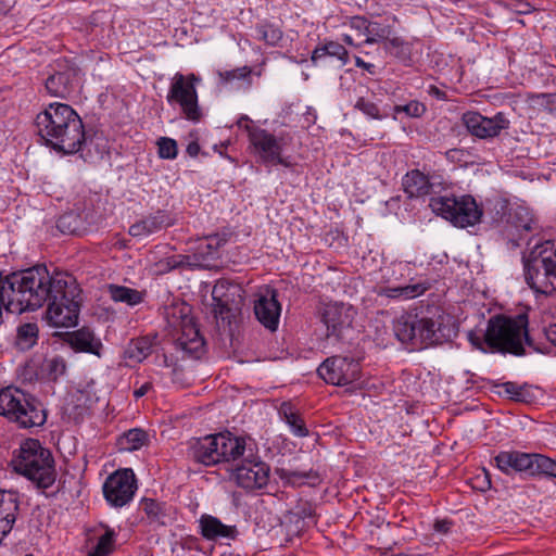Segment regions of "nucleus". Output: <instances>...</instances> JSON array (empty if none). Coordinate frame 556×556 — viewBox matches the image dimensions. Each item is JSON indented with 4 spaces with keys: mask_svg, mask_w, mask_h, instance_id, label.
<instances>
[{
    "mask_svg": "<svg viewBox=\"0 0 556 556\" xmlns=\"http://www.w3.org/2000/svg\"><path fill=\"white\" fill-rule=\"evenodd\" d=\"M11 313L34 312L48 304L47 318L54 327L77 325L83 303L76 279L66 273H50L46 265H36L4 276Z\"/></svg>",
    "mask_w": 556,
    "mask_h": 556,
    "instance_id": "obj_1",
    "label": "nucleus"
},
{
    "mask_svg": "<svg viewBox=\"0 0 556 556\" xmlns=\"http://www.w3.org/2000/svg\"><path fill=\"white\" fill-rule=\"evenodd\" d=\"M35 125L45 143L64 154L80 151L87 141L80 116L65 103H50L36 116Z\"/></svg>",
    "mask_w": 556,
    "mask_h": 556,
    "instance_id": "obj_2",
    "label": "nucleus"
},
{
    "mask_svg": "<svg viewBox=\"0 0 556 556\" xmlns=\"http://www.w3.org/2000/svg\"><path fill=\"white\" fill-rule=\"evenodd\" d=\"M528 323L526 314H519L515 317L502 314L495 315L488 320L483 336L470 331L468 340L482 352L490 350L491 352L521 356L526 354L523 343L536 352H542L540 348L533 344L528 333Z\"/></svg>",
    "mask_w": 556,
    "mask_h": 556,
    "instance_id": "obj_3",
    "label": "nucleus"
},
{
    "mask_svg": "<svg viewBox=\"0 0 556 556\" xmlns=\"http://www.w3.org/2000/svg\"><path fill=\"white\" fill-rule=\"evenodd\" d=\"M395 337L405 344L422 349L452 341L458 328L452 315L435 307L428 315H403L393 323Z\"/></svg>",
    "mask_w": 556,
    "mask_h": 556,
    "instance_id": "obj_4",
    "label": "nucleus"
},
{
    "mask_svg": "<svg viewBox=\"0 0 556 556\" xmlns=\"http://www.w3.org/2000/svg\"><path fill=\"white\" fill-rule=\"evenodd\" d=\"M251 448L244 438L225 431L193 439L190 442L189 456L204 466H215L219 463L236 465Z\"/></svg>",
    "mask_w": 556,
    "mask_h": 556,
    "instance_id": "obj_5",
    "label": "nucleus"
},
{
    "mask_svg": "<svg viewBox=\"0 0 556 556\" xmlns=\"http://www.w3.org/2000/svg\"><path fill=\"white\" fill-rule=\"evenodd\" d=\"M11 464L15 472L26 477L39 489H48L55 482L53 456L37 439L25 440Z\"/></svg>",
    "mask_w": 556,
    "mask_h": 556,
    "instance_id": "obj_6",
    "label": "nucleus"
},
{
    "mask_svg": "<svg viewBox=\"0 0 556 556\" xmlns=\"http://www.w3.org/2000/svg\"><path fill=\"white\" fill-rule=\"evenodd\" d=\"M163 317L176 337V349L189 357L200 358L204 354L205 341L191 316V307L186 302H173L164 306Z\"/></svg>",
    "mask_w": 556,
    "mask_h": 556,
    "instance_id": "obj_7",
    "label": "nucleus"
},
{
    "mask_svg": "<svg viewBox=\"0 0 556 556\" xmlns=\"http://www.w3.org/2000/svg\"><path fill=\"white\" fill-rule=\"evenodd\" d=\"M523 267L526 281L534 292L551 294L556 291V241L535 244L525 258Z\"/></svg>",
    "mask_w": 556,
    "mask_h": 556,
    "instance_id": "obj_8",
    "label": "nucleus"
},
{
    "mask_svg": "<svg viewBox=\"0 0 556 556\" xmlns=\"http://www.w3.org/2000/svg\"><path fill=\"white\" fill-rule=\"evenodd\" d=\"M0 415L20 428L41 427L47 421L42 403L34 395L14 387L0 390Z\"/></svg>",
    "mask_w": 556,
    "mask_h": 556,
    "instance_id": "obj_9",
    "label": "nucleus"
},
{
    "mask_svg": "<svg viewBox=\"0 0 556 556\" xmlns=\"http://www.w3.org/2000/svg\"><path fill=\"white\" fill-rule=\"evenodd\" d=\"M429 206L438 216L460 228L476 225L482 216V210L471 195L432 197Z\"/></svg>",
    "mask_w": 556,
    "mask_h": 556,
    "instance_id": "obj_10",
    "label": "nucleus"
},
{
    "mask_svg": "<svg viewBox=\"0 0 556 556\" xmlns=\"http://www.w3.org/2000/svg\"><path fill=\"white\" fill-rule=\"evenodd\" d=\"M199 80L200 78L194 74L185 76L176 73L166 97L168 103L179 104L185 117L192 122H199L202 117L195 89V83Z\"/></svg>",
    "mask_w": 556,
    "mask_h": 556,
    "instance_id": "obj_11",
    "label": "nucleus"
},
{
    "mask_svg": "<svg viewBox=\"0 0 556 556\" xmlns=\"http://www.w3.org/2000/svg\"><path fill=\"white\" fill-rule=\"evenodd\" d=\"M270 467L253 452V448L237 463L233 467V477L238 486L254 491L261 490L268 484Z\"/></svg>",
    "mask_w": 556,
    "mask_h": 556,
    "instance_id": "obj_12",
    "label": "nucleus"
},
{
    "mask_svg": "<svg viewBox=\"0 0 556 556\" xmlns=\"http://www.w3.org/2000/svg\"><path fill=\"white\" fill-rule=\"evenodd\" d=\"M213 313L216 319L230 325L243 305L241 289L227 281H218L212 290Z\"/></svg>",
    "mask_w": 556,
    "mask_h": 556,
    "instance_id": "obj_13",
    "label": "nucleus"
},
{
    "mask_svg": "<svg viewBox=\"0 0 556 556\" xmlns=\"http://www.w3.org/2000/svg\"><path fill=\"white\" fill-rule=\"evenodd\" d=\"M317 372L325 382L342 387L359 379L361 364L353 357L334 355L326 358Z\"/></svg>",
    "mask_w": 556,
    "mask_h": 556,
    "instance_id": "obj_14",
    "label": "nucleus"
},
{
    "mask_svg": "<svg viewBox=\"0 0 556 556\" xmlns=\"http://www.w3.org/2000/svg\"><path fill=\"white\" fill-rule=\"evenodd\" d=\"M244 130L248 134L251 148L263 163L288 166V163L281 156L283 149L281 139L256 125H245Z\"/></svg>",
    "mask_w": 556,
    "mask_h": 556,
    "instance_id": "obj_15",
    "label": "nucleus"
},
{
    "mask_svg": "<svg viewBox=\"0 0 556 556\" xmlns=\"http://www.w3.org/2000/svg\"><path fill=\"white\" fill-rule=\"evenodd\" d=\"M462 121L471 136L483 140L496 138L510 127V121L503 112L486 117L479 112L469 111L463 114Z\"/></svg>",
    "mask_w": 556,
    "mask_h": 556,
    "instance_id": "obj_16",
    "label": "nucleus"
},
{
    "mask_svg": "<svg viewBox=\"0 0 556 556\" xmlns=\"http://www.w3.org/2000/svg\"><path fill=\"white\" fill-rule=\"evenodd\" d=\"M137 490V480L131 469L116 470L110 475L103 484L105 500L114 507L128 504Z\"/></svg>",
    "mask_w": 556,
    "mask_h": 556,
    "instance_id": "obj_17",
    "label": "nucleus"
},
{
    "mask_svg": "<svg viewBox=\"0 0 556 556\" xmlns=\"http://www.w3.org/2000/svg\"><path fill=\"white\" fill-rule=\"evenodd\" d=\"M281 305L278 301V292L276 289L266 287L261 290L254 301V314L256 319L270 331H275L278 327Z\"/></svg>",
    "mask_w": 556,
    "mask_h": 556,
    "instance_id": "obj_18",
    "label": "nucleus"
},
{
    "mask_svg": "<svg viewBox=\"0 0 556 556\" xmlns=\"http://www.w3.org/2000/svg\"><path fill=\"white\" fill-rule=\"evenodd\" d=\"M355 314V309L350 304H327L321 315V320L327 328V337L341 339L343 331L351 328Z\"/></svg>",
    "mask_w": 556,
    "mask_h": 556,
    "instance_id": "obj_19",
    "label": "nucleus"
},
{
    "mask_svg": "<svg viewBox=\"0 0 556 556\" xmlns=\"http://www.w3.org/2000/svg\"><path fill=\"white\" fill-rule=\"evenodd\" d=\"M496 467L504 473H525L533 477L534 453L520 451H502L495 457Z\"/></svg>",
    "mask_w": 556,
    "mask_h": 556,
    "instance_id": "obj_20",
    "label": "nucleus"
},
{
    "mask_svg": "<svg viewBox=\"0 0 556 556\" xmlns=\"http://www.w3.org/2000/svg\"><path fill=\"white\" fill-rule=\"evenodd\" d=\"M77 84V71L66 67L64 71L49 75L46 79V89L51 96L65 99L75 91Z\"/></svg>",
    "mask_w": 556,
    "mask_h": 556,
    "instance_id": "obj_21",
    "label": "nucleus"
},
{
    "mask_svg": "<svg viewBox=\"0 0 556 556\" xmlns=\"http://www.w3.org/2000/svg\"><path fill=\"white\" fill-rule=\"evenodd\" d=\"M18 511V496L13 491H0V541L13 528Z\"/></svg>",
    "mask_w": 556,
    "mask_h": 556,
    "instance_id": "obj_22",
    "label": "nucleus"
},
{
    "mask_svg": "<svg viewBox=\"0 0 556 556\" xmlns=\"http://www.w3.org/2000/svg\"><path fill=\"white\" fill-rule=\"evenodd\" d=\"M327 58L336 59L339 67L348 64L350 55L345 47L337 41L327 40L315 47L312 52L311 61L315 66L323 65Z\"/></svg>",
    "mask_w": 556,
    "mask_h": 556,
    "instance_id": "obj_23",
    "label": "nucleus"
},
{
    "mask_svg": "<svg viewBox=\"0 0 556 556\" xmlns=\"http://www.w3.org/2000/svg\"><path fill=\"white\" fill-rule=\"evenodd\" d=\"M200 533L206 540L235 539L238 531L235 526L224 525L217 517L203 514L199 519Z\"/></svg>",
    "mask_w": 556,
    "mask_h": 556,
    "instance_id": "obj_24",
    "label": "nucleus"
},
{
    "mask_svg": "<svg viewBox=\"0 0 556 556\" xmlns=\"http://www.w3.org/2000/svg\"><path fill=\"white\" fill-rule=\"evenodd\" d=\"M66 337L67 343L75 351L100 356L102 343L89 328L83 327L81 329L68 332Z\"/></svg>",
    "mask_w": 556,
    "mask_h": 556,
    "instance_id": "obj_25",
    "label": "nucleus"
},
{
    "mask_svg": "<svg viewBox=\"0 0 556 556\" xmlns=\"http://www.w3.org/2000/svg\"><path fill=\"white\" fill-rule=\"evenodd\" d=\"M170 225L172 220L168 214L164 211H157L155 214L147 216L142 220L131 225L129 235L132 237L150 236Z\"/></svg>",
    "mask_w": 556,
    "mask_h": 556,
    "instance_id": "obj_26",
    "label": "nucleus"
},
{
    "mask_svg": "<svg viewBox=\"0 0 556 556\" xmlns=\"http://www.w3.org/2000/svg\"><path fill=\"white\" fill-rule=\"evenodd\" d=\"M225 243V240L220 239L217 235L208 236L201 239L191 258L194 265L205 266V262L217 257L219 248Z\"/></svg>",
    "mask_w": 556,
    "mask_h": 556,
    "instance_id": "obj_27",
    "label": "nucleus"
},
{
    "mask_svg": "<svg viewBox=\"0 0 556 556\" xmlns=\"http://www.w3.org/2000/svg\"><path fill=\"white\" fill-rule=\"evenodd\" d=\"M428 175L419 169L407 172L402 180L404 192L408 198H422L429 195Z\"/></svg>",
    "mask_w": 556,
    "mask_h": 556,
    "instance_id": "obj_28",
    "label": "nucleus"
},
{
    "mask_svg": "<svg viewBox=\"0 0 556 556\" xmlns=\"http://www.w3.org/2000/svg\"><path fill=\"white\" fill-rule=\"evenodd\" d=\"M429 288L426 282L410 283L396 287H378L376 293L389 299H414L424 294Z\"/></svg>",
    "mask_w": 556,
    "mask_h": 556,
    "instance_id": "obj_29",
    "label": "nucleus"
},
{
    "mask_svg": "<svg viewBox=\"0 0 556 556\" xmlns=\"http://www.w3.org/2000/svg\"><path fill=\"white\" fill-rule=\"evenodd\" d=\"M279 415L289 425L295 437L304 438L308 435V429L301 415L294 409L290 402H283L279 407Z\"/></svg>",
    "mask_w": 556,
    "mask_h": 556,
    "instance_id": "obj_30",
    "label": "nucleus"
},
{
    "mask_svg": "<svg viewBox=\"0 0 556 556\" xmlns=\"http://www.w3.org/2000/svg\"><path fill=\"white\" fill-rule=\"evenodd\" d=\"M156 339V336L132 339L127 349L128 357L138 363L142 362L152 353Z\"/></svg>",
    "mask_w": 556,
    "mask_h": 556,
    "instance_id": "obj_31",
    "label": "nucleus"
},
{
    "mask_svg": "<svg viewBox=\"0 0 556 556\" xmlns=\"http://www.w3.org/2000/svg\"><path fill=\"white\" fill-rule=\"evenodd\" d=\"M108 291L114 302H122L135 306L143 301L142 292L125 286L109 285Z\"/></svg>",
    "mask_w": 556,
    "mask_h": 556,
    "instance_id": "obj_32",
    "label": "nucleus"
},
{
    "mask_svg": "<svg viewBox=\"0 0 556 556\" xmlns=\"http://www.w3.org/2000/svg\"><path fill=\"white\" fill-rule=\"evenodd\" d=\"M507 223L514 226L518 231H531L533 229L534 219L529 208L518 205L509 210Z\"/></svg>",
    "mask_w": 556,
    "mask_h": 556,
    "instance_id": "obj_33",
    "label": "nucleus"
},
{
    "mask_svg": "<svg viewBox=\"0 0 556 556\" xmlns=\"http://www.w3.org/2000/svg\"><path fill=\"white\" fill-rule=\"evenodd\" d=\"M384 50L392 56L396 58L403 64L412 61V49L409 43L400 37H391L383 43Z\"/></svg>",
    "mask_w": 556,
    "mask_h": 556,
    "instance_id": "obj_34",
    "label": "nucleus"
},
{
    "mask_svg": "<svg viewBox=\"0 0 556 556\" xmlns=\"http://www.w3.org/2000/svg\"><path fill=\"white\" fill-rule=\"evenodd\" d=\"M149 441L148 433L142 429H130L118 439V445L125 451H136L144 446Z\"/></svg>",
    "mask_w": 556,
    "mask_h": 556,
    "instance_id": "obj_35",
    "label": "nucleus"
},
{
    "mask_svg": "<svg viewBox=\"0 0 556 556\" xmlns=\"http://www.w3.org/2000/svg\"><path fill=\"white\" fill-rule=\"evenodd\" d=\"M277 473L281 480L292 485H301L305 483L306 480L318 481L319 475L309 469V470H293L288 468H279L277 469Z\"/></svg>",
    "mask_w": 556,
    "mask_h": 556,
    "instance_id": "obj_36",
    "label": "nucleus"
},
{
    "mask_svg": "<svg viewBox=\"0 0 556 556\" xmlns=\"http://www.w3.org/2000/svg\"><path fill=\"white\" fill-rule=\"evenodd\" d=\"M38 339V326L34 323H27L17 328L16 345L21 350H29Z\"/></svg>",
    "mask_w": 556,
    "mask_h": 556,
    "instance_id": "obj_37",
    "label": "nucleus"
},
{
    "mask_svg": "<svg viewBox=\"0 0 556 556\" xmlns=\"http://www.w3.org/2000/svg\"><path fill=\"white\" fill-rule=\"evenodd\" d=\"M101 526L105 531L102 535L99 536L96 546L90 553L99 556H109L115 549L116 532L109 526Z\"/></svg>",
    "mask_w": 556,
    "mask_h": 556,
    "instance_id": "obj_38",
    "label": "nucleus"
},
{
    "mask_svg": "<svg viewBox=\"0 0 556 556\" xmlns=\"http://www.w3.org/2000/svg\"><path fill=\"white\" fill-rule=\"evenodd\" d=\"M393 28L390 24L380 23L377 21H370L368 27V35L365 39V43L371 45L379 41L383 43L391 38Z\"/></svg>",
    "mask_w": 556,
    "mask_h": 556,
    "instance_id": "obj_39",
    "label": "nucleus"
},
{
    "mask_svg": "<svg viewBox=\"0 0 556 556\" xmlns=\"http://www.w3.org/2000/svg\"><path fill=\"white\" fill-rule=\"evenodd\" d=\"M65 361L60 356L45 359V362L41 365L42 377L50 381H56L60 377H62L65 374Z\"/></svg>",
    "mask_w": 556,
    "mask_h": 556,
    "instance_id": "obj_40",
    "label": "nucleus"
},
{
    "mask_svg": "<svg viewBox=\"0 0 556 556\" xmlns=\"http://www.w3.org/2000/svg\"><path fill=\"white\" fill-rule=\"evenodd\" d=\"M539 476L556 478V458L534 453L533 477Z\"/></svg>",
    "mask_w": 556,
    "mask_h": 556,
    "instance_id": "obj_41",
    "label": "nucleus"
},
{
    "mask_svg": "<svg viewBox=\"0 0 556 556\" xmlns=\"http://www.w3.org/2000/svg\"><path fill=\"white\" fill-rule=\"evenodd\" d=\"M260 39L269 46H278L283 39L281 28L273 23H263L256 27Z\"/></svg>",
    "mask_w": 556,
    "mask_h": 556,
    "instance_id": "obj_42",
    "label": "nucleus"
},
{
    "mask_svg": "<svg viewBox=\"0 0 556 556\" xmlns=\"http://www.w3.org/2000/svg\"><path fill=\"white\" fill-rule=\"evenodd\" d=\"M141 509L146 513L151 523L164 525L165 513L163 506L152 498H144L141 502Z\"/></svg>",
    "mask_w": 556,
    "mask_h": 556,
    "instance_id": "obj_43",
    "label": "nucleus"
},
{
    "mask_svg": "<svg viewBox=\"0 0 556 556\" xmlns=\"http://www.w3.org/2000/svg\"><path fill=\"white\" fill-rule=\"evenodd\" d=\"M251 68L249 66H242L230 71H219L218 77L222 85H228L233 80L245 79L251 76Z\"/></svg>",
    "mask_w": 556,
    "mask_h": 556,
    "instance_id": "obj_44",
    "label": "nucleus"
},
{
    "mask_svg": "<svg viewBox=\"0 0 556 556\" xmlns=\"http://www.w3.org/2000/svg\"><path fill=\"white\" fill-rule=\"evenodd\" d=\"M503 391L509 395V399L517 402H527L528 389L527 386H520L513 381H507L501 384Z\"/></svg>",
    "mask_w": 556,
    "mask_h": 556,
    "instance_id": "obj_45",
    "label": "nucleus"
},
{
    "mask_svg": "<svg viewBox=\"0 0 556 556\" xmlns=\"http://www.w3.org/2000/svg\"><path fill=\"white\" fill-rule=\"evenodd\" d=\"M157 147H159V156L161 159L172 160L177 156L178 148H177V142L174 139L167 138V137H162L157 141Z\"/></svg>",
    "mask_w": 556,
    "mask_h": 556,
    "instance_id": "obj_46",
    "label": "nucleus"
},
{
    "mask_svg": "<svg viewBox=\"0 0 556 556\" xmlns=\"http://www.w3.org/2000/svg\"><path fill=\"white\" fill-rule=\"evenodd\" d=\"M355 109L362 111L364 114H366L369 117L372 118H379L380 117V111L376 103L371 101H367L364 98H359L355 103Z\"/></svg>",
    "mask_w": 556,
    "mask_h": 556,
    "instance_id": "obj_47",
    "label": "nucleus"
},
{
    "mask_svg": "<svg viewBox=\"0 0 556 556\" xmlns=\"http://www.w3.org/2000/svg\"><path fill=\"white\" fill-rule=\"evenodd\" d=\"M185 265H194L191 255H173L166 258V266L168 269H175Z\"/></svg>",
    "mask_w": 556,
    "mask_h": 556,
    "instance_id": "obj_48",
    "label": "nucleus"
},
{
    "mask_svg": "<svg viewBox=\"0 0 556 556\" xmlns=\"http://www.w3.org/2000/svg\"><path fill=\"white\" fill-rule=\"evenodd\" d=\"M369 20L365 16L355 15L350 18L349 25L351 28L362 33L367 37L368 35V27H369Z\"/></svg>",
    "mask_w": 556,
    "mask_h": 556,
    "instance_id": "obj_49",
    "label": "nucleus"
},
{
    "mask_svg": "<svg viewBox=\"0 0 556 556\" xmlns=\"http://www.w3.org/2000/svg\"><path fill=\"white\" fill-rule=\"evenodd\" d=\"M429 195L437 197L445 186L443 178L440 175H428Z\"/></svg>",
    "mask_w": 556,
    "mask_h": 556,
    "instance_id": "obj_50",
    "label": "nucleus"
},
{
    "mask_svg": "<svg viewBox=\"0 0 556 556\" xmlns=\"http://www.w3.org/2000/svg\"><path fill=\"white\" fill-rule=\"evenodd\" d=\"M426 108L424 104L413 101L402 108L399 109V111H404L408 116L412 117H419L425 112Z\"/></svg>",
    "mask_w": 556,
    "mask_h": 556,
    "instance_id": "obj_51",
    "label": "nucleus"
},
{
    "mask_svg": "<svg viewBox=\"0 0 556 556\" xmlns=\"http://www.w3.org/2000/svg\"><path fill=\"white\" fill-rule=\"evenodd\" d=\"M75 216L73 214L63 215L58 220V228H60L63 232H74L75 228H71V219Z\"/></svg>",
    "mask_w": 556,
    "mask_h": 556,
    "instance_id": "obj_52",
    "label": "nucleus"
},
{
    "mask_svg": "<svg viewBox=\"0 0 556 556\" xmlns=\"http://www.w3.org/2000/svg\"><path fill=\"white\" fill-rule=\"evenodd\" d=\"M496 217L493 219L497 223L503 222L504 217L507 215V203L505 201H500L495 204Z\"/></svg>",
    "mask_w": 556,
    "mask_h": 556,
    "instance_id": "obj_53",
    "label": "nucleus"
},
{
    "mask_svg": "<svg viewBox=\"0 0 556 556\" xmlns=\"http://www.w3.org/2000/svg\"><path fill=\"white\" fill-rule=\"evenodd\" d=\"M354 60H355V64L357 67L363 68L364 71L368 72L371 75H374L376 73V66L372 63L365 62L358 55H355Z\"/></svg>",
    "mask_w": 556,
    "mask_h": 556,
    "instance_id": "obj_54",
    "label": "nucleus"
},
{
    "mask_svg": "<svg viewBox=\"0 0 556 556\" xmlns=\"http://www.w3.org/2000/svg\"><path fill=\"white\" fill-rule=\"evenodd\" d=\"M452 521L443 519V520H437L434 522V530L440 533H447L451 529Z\"/></svg>",
    "mask_w": 556,
    "mask_h": 556,
    "instance_id": "obj_55",
    "label": "nucleus"
},
{
    "mask_svg": "<svg viewBox=\"0 0 556 556\" xmlns=\"http://www.w3.org/2000/svg\"><path fill=\"white\" fill-rule=\"evenodd\" d=\"M546 339L556 346V323L545 329Z\"/></svg>",
    "mask_w": 556,
    "mask_h": 556,
    "instance_id": "obj_56",
    "label": "nucleus"
},
{
    "mask_svg": "<svg viewBox=\"0 0 556 556\" xmlns=\"http://www.w3.org/2000/svg\"><path fill=\"white\" fill-rule=\"evenodd\" d=\"M152 389V383L151 382H146L143 383L140 388L136 389L134 391V396L136 399H139V397H142L143 395H146L150 390Z\"/></svg>",
    "mask_w": 556,
    "mask_h": 556,
    "instance_id": "obj_57",
    "label": "nucleus"
},
{
    "mask_svg": "<svg viewBox=\"0 0 556 556\" xmlns=\"http://www.w3.org/2000/svg\"><path fill=\"white\" fill-rule=\"evenodd\" d=\"M200 152V146L198 142L192 141L187 146V153L190 156H197Z\"/></svg>",
    "mask_w": 556,
    "mask_h": 556,
    "instance_id": "obj_58",
    "label": "nucleus"
},
{
    "mask_svg": "<svg viewBox=\"0 0 556 556\" xmlns=\"http://www.w3.org/2000/svg\"><path fill=\"white\" fill-rule=\"evenodd\" d=\"M546 104L549 112L556 115V93L548 96Z\"/></svg>",
    "mask_w": 556,
    "mask_h": 556,
    "instance_id": "obj_59",
    "label": "nucleus"
},
{
    "mask_svg": "<svg viewBox=\"0 0 556 556\" xmlns=\"http://www.w3.org/2000/svg\"><path fill=\"white\" fill-rule=\"evenodd\" d=\"M237 124H238V126H239V127H241V128H243V129H244V126H245V125H253V124L251 123V121H250L249 116H247V115L241 116V117L239 118V121H238V123H237Z\"/></svg>",
    "mask_w": 556,
    "mask_h": 556,
    "instance_id": "obj_60",
    "label": "nucleus"
},
{
    "mask_svg": "<svg viewBox=\"0 0 556 556\" xmlns=\"http://www.w3.org/2000/svg\"><path fill=\"white\" fill-rule=\"evenodd\" d=\"M343 41H344L346 45H349V46H354V41H353L352 37H351V36H349V35H344V36H343Z\"/></svg>",
    "mask_w": 556,
    "mask_h": 556,
    "instance_id": "obj_61",
    "label": "nucleus"
},
{
    "mask_svg": "<svg viewBox=\"0 0 556 556\" xmlns=\"http://www.w3.org/2000/svg\"><path fill=\"white\" fill-rule=\"evenodd\" d=\"M25 556H34V555H31V554H28V555H25Z\"/></svg>",
    "mask_w": 556,
    "mask_h": 556,
    "instance_id": "obj_62",
    "label": "nucleus"
}]
</instances>
